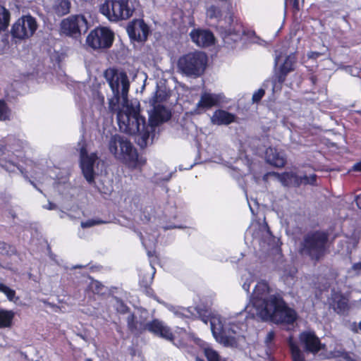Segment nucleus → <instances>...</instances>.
Returning <instances> with one entry per match:
<instances>
[{
	"label": "nucleus",
	"instance_id": "f257e3e1",
	"mask_svg": "<svg viewBox=\"0 0 361 361\" xmlns=\"http://www.w3.org/2000/svg\"><path fill=\"white\" fill-rule=\"evenodd\" d=\"M114 96L109 100V109L112 113L117 112V121L121 130L129 135H141L142 146H146L149 137L152 126H149L145 117L140 114V109L133 105H127L125 111L118 110L119 92H114Z\"/></svg>",
	"mask_w": 361,
	"mask_h": 361
},
{
	"label": "nucleus",
	"instance_id": "f03ea898",
	"mask_svg": "<svg viewBox=\"0 0 361 361\" xmlns=\"http://www.w3.org/2000/svg\"><path fill=\"white\" fill-rule=\"evenodd\" d=\"M127 326L133 334H140L147 331L179 348L187 345L188 332L185 328L176 326L173 331L169 326L158 319H154L149 322H138L135 313L132 312L127 317Z\"/></svg>",
	"mask_w": 361,
	"mask_h": 361
},
{
	"label": "nucleus",
	"instance_id": "7ed1b4c3",
	"mask_svg": "<svg viewBox=\"0 0 361 361\" xmlns=\"http://www.w3.org/2000/svg\"><path fill=\"white\" fill-rule=\"evenodd\" d=\"M262 321L271 322L276 324L293 325L298 318L296 310L290 307L281 295H270V300L258 317Z\"/></svg>",
	"mask_w": 361,
	"mask_h": 361
},
{
	"label": "nucleus",
	"instance_id": "20e7f679",
	"mask_svg": "<svg viewBox=\"0 0 361 361\" xmlns=\"http://www.w3.org/2000/svg\"><path fill=\"white\" fill-rule=\"evenodd\" d=\"M329 238L328 232L323 230H314L306 233L300 242L299 254L314 262H319L327 253Z\"/></svg>",
	"mask_w": 361,
	"mask_h": 361
},
{
	"label": "nucleus",
	"instance_id": "39448f33",
	"mask_svg": "<svg viewBox=\"0 0 361 361\" xmlns=\"http://www.w3.org/2000/svg\"><path fill=\"white\" fill-rule=\"evenodd\" d=\"M109 149L115 157L130 168L138 165V153L132 143L118 135H112L109 142Z\"/></svg>",
	"mask_w": 361,
	"mask_h": 361
},
{
	"label": "nucleus",
	"instance_id": "423d86ee",
	"mask_svg": "<svg viewBox=\"0 0 361 361\" xmlns=\"http://www.w3.org/2000/svg\"><path fill=\"white\" fill-rule=\"evenodd\" d=\"M207 61L208 58L204 52H189L179 58L178 68L187 76L198 78L204 73Z\"/></svg>",
	"mask_w": 361,
	"mask_h": 361
},
{
	"label": "nucleus",
	"instance_id": "0eeeda50",
	"mask_svg": "<svg viewBox=\"0 0 361 361\" xmlns=\"http://www.w3.org/2000/svg\"><path fill=\"white\" fill-rule=\"evenodd\" d=\"M99 11L109 20L115 22L128 19L133 13V9L129 6V0H106Z\"/></svg>",
	"mask_w": 361,
	"mask_h": 361
},
{
	"label": "nucleus",
	"instance_id": "6e6552de",
	"mask_svg": "<svg viewBox=\"0 0 361 361\" xmlns=\"http://www.w3.org/2000/svg\"><path fill=\"white\" fill-rule=\"evenodd\" d=\"M269 290V285L265 281H258L255 285L250 298L251 306L246 307L247 313L252 318L258 317L262 310L267 307V304L270 300L271 295L267 296Z\"/></svg>",
	"mask_w": 361,
	"mask_h": 361
},
{
	"label": "nucleus",
	"instance_id": "1a4fd4ad",
	"mask_svg": "<svg viewBox=\"0 0 361 361\" xmlns=\"http://www.w3.org/2000/svg\"><path fill=\"white\" fill-rule=\"evenodd\" d=\"M114 32L107 27L98 26L92 30L86 38V44L93 50H106L111 47Z\"/></svg>",
	"mask_w": 361,
	"mask_h": 361
},
{
	"label": "nucleus",
	"instance_id": "9d476101",
	"mask_svg": "<svg viewBox=\"0 0 361 361\" xmlns=\"http://www.w3.org/2000/svg\"><path fill=\"white\" fill-rule=\"evenodd\" d=\"M88 30V22L83 15H71L63 18L59 26L61 35L78 38Z\"/></svg>",
	"mask_w": 361,
	"mask_h": 361
},
{
	"label": "nucleus",
	"instance_id": "9b49d317",
	"mask_svg": "<svg viewBox=\"0 0 361 361\" xmlns=\"http://www.w3.org/2000/svg\"><path fill=\"white\" fill-rule=\"evenodd\" d=\"M22 142L17 139H10L5 145H0V166L8 170V166H17L19 158L23 157Z\"/></svg>",
	"mask_w": 361,
	"mask_h": 361
},
{
	"label": "nucleus",
	"instance_id": "f8f14e48",
	"mask_svg": "<svg viewBox=\"0 0 361 361\" xmlns=\"http://www.w3.org/2000/svg\"><path fill=\"white\" fill-rule=\"evenodd\" d=\"M38 28V23L30 14L20 17L12 25L11 34L13 38L25 40L32 37Z\"/></svg>",
	"mask_w": 361,
	"mask_h": 361
},
{
	"label": "nucleus",
	"instance_id": "ddd939ff",
	"mask_svg": "<svg viewBox=\"0 0 361 361\" xmlns=\"http://www.w3.org/2000/svg\"><path fill=\"white\" fill-rule=\"evenodd\" d=\"M80 154V167L85 180L90 183H94L95 179L94 164L99 159L97 152L88 154L87 145L85 140L78 142Z\"/></svg>",
	"mask_w": 361,
	"mask_h": 361
},
{
	"label": "nucleus",
	"instance_id": "4468645a",
	"mask_svg": "<svg viewBox=\"0 0 361 361\" xmlns=\"http://www.w3.org/2000/svg\"><path fill=\"white\" fill-rule=\"evenodd\" d=\"M299 340L304 345L305 351L313 354L319 353L326 347V345L321 343L319 337L312 331H302L299 335Z\"/></svg>",
	"mask_w": 361,
	"mask_h": 361
},
{
	"label": "nucleus",
	"instance_id": "2eb2a0df",
	"mask_svg": "<svg viewBox=\"0 0 361 361\" xmlns=\"http://www.w3.org/2000/svg\"><path fill=\"white\" fill-rule=\"evenodd\" d=\"M149 32V27L142 19L135 20L127 27L129 37L137 42H145L147 39Z\"/></svg>",
	"mask_w": 361,
	"mask_h": 361
},
{
	"label": "nucleus",
	"instance_id": "dca6fc26",
	"mask_svg": "<svg viewBox=\"0 0 361 361\" xmlns=\"http://www.w3.org/2000/svg\"><path fill=\"white\" fill-rule=\"evenodd\" d=\"M231 25L221 32L223 41L225 44L232 46L233 44L240 41L244 34L243 25L240 23H233V14L229 16Z\"/></svg>",
	"mask_w": 361,
	"mask_h": 361
},
{
	"label": "nucleus",
	"instance_id": "f3484780",
	"mask_svg": "<svg viewBox=\"0 0 361 361\" xmlns=\"http://www.w3.org/2000/svg\"><path fill=\"white\" fill-rule=\"evenodd\" d=\"M211 330L217 341L226 347H235L238 345L237 339L235 336H228L221 322H219L218 326L216 325V320L210 321Z\"/></svg>",
	"mask_w": 361,
	"mask_h": 361
},
{
	"label": "nucleus",
	"instance_id": "a211bd4d",
	"mask_svg": "<svg viewBox=\"0 0 361 361\" xmlns=\"http://www.w3.org/2000/svg\"><path fill=\"white\" fill-rule=\"evenodd\" d=\"M192 41L200 47H208L215 42V37L209 30L194 29L190 33Z\"/></svg>",
	"mask_w": 361,
	"mask_h": 361
},
{
	"label": "nucleus",
	"instance_id": "6ab92c4d",
	"mask_svg": "<svg viewBox=\"0 0 361 361\" xmlns=\"http://www.w3.org/2000/svg\"><path fill=\"white\" fill-rule=\"evenodd\" d=\"M220 99L216 94L204 92L196 104L195 112L197 114L219 104Z\"/></svg>",
	"mask_w": 361,
	"mask_h": 361
},
{
	"label": "nucleus",
	"instance_id": "aec40b11",
	"mask_svg": "<svg viewBox=\"0 0 361 361\" xmlns=\"http://www.w3.org/2000/svg\"><path fill=\"white\" fill-rule=\"evenodd\" d=\"M171 117V111L161 104L154 105V110L149 116V121L152 126H158L168 121Z\"/></svg>",
	"mask_w": 361,
	"mask_h": 361
},
{
	"label": "nucleus",
	"instance_id": "412c9836",
	"mask_svg": "<svg viewBox=\"0 0 361 361\" xmlns=\"http://www.w3.org/2000/svg\"><path fill=\"white\" fill-rule=\"evenodd\" d=\"M236 116L224 109H216L211 117L213 124L228 126L235 121Z\"/></svg>",
	"mask_w": 361,
	"mask_h": 361
},
{
	"label": "nucleus",
	"instance_id": "4be33fe9",
	"mask_svg": "<svg viewBox=\"0 0 361 361\" xmlns=\"http://www.w3.org/2000/svg\"><path fill=\"white\" fill-rule=\"evenodd\" d=\"M71 4L69 0H56L53 5L54 13L59 16H63L70 13Z\"/></svg>",
	"mask_w": 361,
	"mask_h": 361
},
{
	"label": "nucleus",
	"instance_id": "5701e85b",
	"mask_svg": "<svg viewBox=\"0 0 361 361\" xmlns=\"http://www.w3.org/2000/svg\"><path fill=\"white\" fill-rule=\"evenodd\" d=\"M267 161L270 164L281 168L283 167L286 163V159L281 156L278 152H273V149L270 148L269 150L266 152Z\"/></svg>",
	"mask_w": 361,
	"mask_h": 361
},
{
	"label": "nucleus",
	"instance_id": "b1692460",
	"mask_svg": "<svg viewBox=\"0 0 361 361\" xmlns=\"http://www.w3.org/2000/svg\"><path fill=\"white\" fill-rule=\"evenodd\" d=\"M288 345L290 348L292 361H305L303 353L301 352L298 344L293 341L292 336L288 338Z\"/></svg>",
	"mask_w": 361,
	"mask_h": 361
},
{
	"label": "nucleus",
	"instance_id": "393cba45",
	"mask_svg": "<svg viewBox=\"0 0 361 361\" xmlns=\"http://www.w3.org/2000/svg\"><path fill=\"white\" fill-rule=\"evenodd\" d=\"M14 318L12 310H0V328L11 327Z\"/></svg>",
	"mask_w": 361,
	"mask_h": 361
},
{
	"label": "nucleus",
	"instance_id": "a878e982",
	"mask_svg": "<svg viewBox=\"0 0 361 361\" xmlns=\"http://www.w3.org/2000/svg\"><path fill=\"white\" fill-rule=\"evenodd\" d=\"M330 354L331 355L326 357V358L341 357L345 361H361V357H357L353 353H350L344 350L331 352Z\"/></svg>",
	"mask_w": 361,
	"mask_h": 361
},
{
	"label": "nucleus",
	"instance_id": "bb28decb",
	"mask_svg": "<svg viewBox=\"0 0 361 361\" xmlns=\"http://www.w3.org/2000/svg\"><path fill=\"white\" fill-rule=\"evenodd\" d=\"M281 180L284 185L293 182L295 186L299 187L303 184L302 176H299L294 173H284Z\"/></svg>",
	"mask_w": 361,
	"mask_h": 361
},
{
	"label": "nucleus",
	"instance_id": "cd10ccee",
	"mask_svg": "<svg viewBox=\"0 0 361 361\" xmlns=\"http://www.w3.org/2000/svg\"><path fill=\"white\" fill-rule=\"evenodd\" d=\"M10 11L3 6H0V31H5L10 23Z\"/></svg>",
	"mask_w": 361,
	"mask_h": 361
},
{
	"label": "nucleus",
	"instance_id": "c85d7f7f",
	"mask_svg": "<svg viewBox=\"0 0 361 361\" xmlns=\"http://www.w3.org/2000/svg\"><path fill=\"white\" fill-rule=\"evenodd\" d=\"M336 310L338 314L343 313L348 308V300L343 294L336 296L334 298Z\"/></svg>",
	"mask_w": 361,
	"mask_h": 361
},
{
	"label": "nucleus",
	"instance_id": "c756f323",
	"mask_svg": "<svg viewBox=\"0 0 361 361\" xmlns=\"http://www.w3.org/2000/svg\"><path fill=\"white\" fill-rule=\"evenodd\" d=\"M296 62V58L293 54L288 55L281 65L279 69L290 73L294 71V65Z\"/></svg>",
	"mask_w": 361,
	"mask_h": 361
},
{
	"label": "nucleus",
	"instance_id": "7c9ffc66",
	"mask_svg": "<svg viewBox=\"0 0 361 361\" xmlns=\"http://www.w3.org/2000/svg\"><path fill=\"white\" fill-rule=\"evenodd\" d=\"M16 247L4 241L0 240V255L11 256L16 254Z\"/></svg>",
	"mask_w": 361,
	"mask_h": 361
},
{
	"label": "nucleus",
	"instance_id": "2f4dec72",
	"mask_svg": "<svg viewBox=\"0 0 361 361\" xmlns=\"http://www.w3.org/2000/svg\"><path fill=\"white\" fill-rule=\"evenodd\" d=\"M89 287L94 294L103 295L104 293V286L97 280L92 279Z\"/></svg>",
	"mask_w": 361,
	"mask_h": 361
},
{
	"label": "nucleus",
	"instance_id": "473e14b6",
	"mask_svg": "<svg viewBox=\"0 0 361 361\" xmlns=\"http://www.w3.org/2000/svg\"><path fill=\"white\" fill-rule=\"evenodd\" d=\"M204 355L206 357L207 361H222L219 354L217 351L214 350L211 348H205L204 349Z\"/></svg>",
	"mask_w": 361,
	"mask_h": 361
},
{
	"label": "nucleus",
	"instance_id": "72a5a7b5",
	"mask_svg": "<svg viewBox=\"0 0 361 361\" xmlns=\"http://www.w3.org/2000/svg\"><path fill=\"white\" fill-rule=\"evenodd\" d=\"M152 279H150L149 281L142 279L140 281L139 285L142 291L149 296H152L154 294V290L151 287Z\"/></svg>",
	"mask_w": 361,
	"mask_h": 361
},
{
	"label": "nucleus",
	"instance_id": "f704fd0d",
	"mask_svg": "<svg viewBox=\"0 0 361 361\" xmlns=\"http://www.w3.org/2000/svg\"><path fill=\"white\" fill-rule=\"evenodd\" d=\"M195 310V313L197 314V315L195 316V319H200L204 324H207L209 319V315L207 310L200 306H196Z\"/></svg>",
	"mask_w": 361,
	"mask_h": 361
},
{
	"label": "nucleus",
	"instance_id": "c9c22d12",
	"mask_svg": "<svg viewBox=\"0 0 361 361\" xmlns=\"http://www.w3.org/2000/svg\"><path fill=\"white\" fill-rule=\"evenodd\" d=\"M10 109L3 99H0V121H6L9 119Z\"/></svg>",
	"mask_w": 361,
	"mask_h": 361
},
{
	"label": "nucleus",
	"instance_id": "e433bc0d",
	"mask_svg": "<svg viewBox=\"0 0 361 361\" xmlns=\"http://www.w3.org/2000/svg\"><path fill=\"white\" fill-rule=\"evenodd\" d=\"M0 292L5 294L7 298L11 301H12L16 296V291L2 283H0Z\"/></svg>",
	"mask_w": 361,
	"mask_h": 361
},
{
	"label": "nucleus",
	"instance_id": "4c0bfd02",
	"mask_svg": "<svg viewBox=\"0 0 361 361\" xmlns=\"http://www.w3.org/2000/svg\"><path fill=\"white\" fill-rule=\"evenodd\" d=\"M207 13L209 18H217L221 16V10L214 5H212L207 8Z\"/></svg>",
	"mask_w": 361,
	"mask_h": 361
},
{
	"label": "nucleus",
	"instance_id": "58836bf2",
	"mask_svg": "<svg viewBox=\"0 0 361 361\" xmlns=\"http://www.w3.org/2000/svg\"><path fill=\"white\" fill-rule=\"evenodd\" d=\"M106 223V221L101 220L99 219H88L85 221L81 222V227L83 228H90L92 226L99 225Z\"/></svg>",
	"mask_w": 361,
	"mask_h": 361
},
{
	"label": "nucleus",
	"instance_id": "ea45409f",
	"mask_svg": "<svg viewBox=\"0 0 361 361\" xmlns=\"http://www.w3.org/2000/svg\"><path fill=\"white\" fill-rule=\"evenodd\" d=\"M166 99V94L164 91L158 90L155 92L154 96L152 99L153 105H156L160 102H162Z\"/></svg>",
	"mask_w": 361,
	"mask_h": 361
},
{
	"label": "nucleus",
	"instance_id": "a19ab883",
	"mask_svg": "<svg viewBox=\"0 0 361 361\" xmlns=\"http://www.w3.org/2000/svg\"><path fill=\"white\" fill-rule=\"evenodd\" d=\"M303 185H317V176L314 173L310 175V176L305 175L302 176Z\"/></svg>",
	"mask_w": 361,
	"mask_h": 361
},
{
	"label": "nucleus",
	"instance_id": "79ce46f5",
	"mask_svg": "<svg viewBox=\"0 0 361 361\" xmlns=\"http://www.w3.org/2000/svg\"><path fill=\"white\" fill-rule=\"evenodd\" d=\"M121 85H122L121 94H122V96L124 97L127 96L128 92L129 90V86H130L127 76L125 73H123L122 75Z\"/></svg>",
	"mask_w": 361,
	"mask_h": 361
},
{
	"label": "nucleus",
	"instance_id": "37998d69",
	"mask_svg": "<svg viewBox=\"0 0 361 361\" xmlns=\"http://www.w3.org/2000/svg\"><path fill=\"white\" fill-rule=\"evenodd\" d=\"M104 77L107 81L115 79L118 76V71L115 68H108L104 72Z\"/></svg>",
	"mask_w": 361,
	"mask_h": 361
},
{
	"label": "nucleus",
	"instance_id": "c03bdc74",
	"mask_svg": "<svg viewBox=\"0 0 361 361\" xmlns=\"http://www.w3.org/2000/svg\"><path fill=\"white\" fill-rule=\"evenodd\" d=\"M104 77L107 81L115 79L118 76V71L115 68H108L104 72Z\"/></svg>",
	"mask_w": 361,
	"mask_h": 361
},
{
	"label": "nucleus",
	"instance_id": "a18cd8bd",
	"mask_svg": "<svg viewBox=\"0 0 361 361\" xmlns=\"http://www.w3.org/2000/svg\"><path fill=\"white\" fill-rule=\"evenodd\" d=\"M195 310V307H183L182 311L187 315L185 317V319H195V316L197 315Z\"/></svg>",
	"mask_w": 361,
	"mask_h": 361
},
{
	"label": "nucleus",
	"instance_id": "49530a36",
	"mask_svg": "<svg viewBox=\"0 0 361 361\" xmlns=\"http://www.w3.org/2000/svg\"><path fill=\"white\" fill-rule=\"evenodd\" d=\"M265 94V90L262 88H259L257 91H256L253 95H252V102L253 103H258L259 102L262 97L264 96Z\"/></svg>",
	"mask_w": 361,
	"mask_h": 361
},
{
	"label": "nucleus",
	"instance_id": "de8ad7c7",
	"mask_svg": "<svg viewBox=\"0 0 361 361\" xmlns=\"http://www.w3.org/2000/svg\"><path fill=\"white\" fill-rule=\"evenodd\" d=\"M119 80H120V78H119V77H118L115 79H113L112 81L111 80L108 81L109 86L111 87L113 92H117V93L119 92Z\"/></svg>",
	"mask_w": 361,
	"mask_h": 361
},
{
	"label": "nucleus",
	"instance_id": "09e8293b",
	"mask_svg": "<svg viewBox=\"0 0 361 361\" xmlns=\"http://www.w3.org/2000/svg\"><path fill=\"white\" fill-rule=\"evenodd\" d=\"M182 310H183V307H173L171 312L176 317L183 319L186 315Z\"/></svg>",
	"mask_w": 361,
	"mask_h": 361
},
{
	"label": "nucleus",
	"instance_id": "8fccbe9b",
	"mask_svg": "<svg viewBox=\"0 0 361 361\" xmlns=\"http://www.w3.org/2000/svg\"><path fill=\"white\" fill-rule=\"evenodd\" d=\"M289 73L279 69V73L276 75V80L279 83L282 84L285 82L287 75Z\"/></svg>",
	"mask_w": 361,
	"mask_h": 361
},
{
	"label": "nucleus",
	"instance_id": "3c124183",
	"mask_svg": "<svg viewBox=\"0 0 361 361\" xmlns=\"http://www.w3.org/2000/svg\"><path fill=\"white\" fill-rule=\"evenodd\" d=\"M355 171V172H361V160L355 163L351 169L349 170V172Z\"/></svg>",
	"mask_w": 361,
	"mask_h": 361
},
{
	"label": "nucleus",
	"instance_id": "603ef678",
	"mask_svg": "<svg viewBox=\"0 0 361 361\" xmlns=\"http://www.w3.org/2000/svg\"><path fill=\"white\" fill-rule=\"evenodd\" d=\"M274 338H275L274 331H270L266 336V338H265L266 343H267V344L270 343L271 342H272L274 341Z\"/></svg>",
	"mask_w": 361,
	"mask_h": 361
},
{
	"label": "nucleus",
	"instance_id": "864d4df0",
	"mask_svg": "<svg viewBox=\"0 0 361 361\" xmlns=\"http://www.w3.org/2000/svg\"><path fill=\"white\" fill-rule=\"evenodd\" d=\"M121 310L119 311L121 314H126L130 311V308L124 304L123 302H121Z\"/></svg>",
	"mask_w": 361,
	"mask_h": 361
},
{
	"label": "nucleus",
	"instance_id": "5fc2aeb1",
	"mask_svg": "<svg viewBox=\"0 0 361 361\" xmlns=\"http://www.w3.org/2000/svg\"><path fill=\"white\" fill-rule=\"evenodd\" d=\"M293 8L295 11H299L300 6H299V0H293Z\"/></svg>",
	"mask_w": 361,
	"mask_h": 361
},
{
	"label": "nucleus",
	"instance_id": "6e6d98bb",
	"mask_svg": "<svg viewBox=\"0 0 361 361\" xmlns=\"http://www.w3.org/2000/svg\"><path fill=\"white\" fill-rule=\"evenodd\" d=\"M355 202L357 207L361 209V193L356 196Z\"/></svg>",
	"mask_w": 361,
	"mask_h": 361
},
{
	"label": "nucleus",
	"instance_id": "4d7b16f0",
	"mask_svg": "<svg viewBox=\"0 0 361 361\" xmlns=\"http://www.w3.org/2000/svg\"><path fill=\"white\" fill-rule=\"evenodd\" d=\"M353 268L354 270H361V262L354 264Z\"/></svg>",
	"mask_w": 361,
	"mask_h": 361
},
{
	"label": "nucleus",
	"instance_id": "13d9d810",
	"mask_svg": "<svg viewBox=\"0 0 361 361\" xmlns=\"http://www.w3.org/2000/svg\"><path fill=\"white\" fill-rule=\"evenodd\" d=\"M56 208V205L53 203H49V209H54Z\"/></svg>",
	"mask_w": 361,
	"mask_h": 361
},
{
	"label": "nucleus",
	"instance_id": "bf43d9fd",
	"mask_svg": "<svg viewBox=\"0 0 361 361\" xmlns=\"http://www.w3.org/2000/svg\"><path fill=\"white\" fill-rule=\"evenodd\" d=\"M358 328L361 331V321L358 323Z\"/></svg>",
	"mask_w": 361,
	"mask_h": 361
},
{
	"label": "nucleus",
	"instance_id": "052dcab7",
	"mask_svg": "<svg viewBox=\"0 0 361 361\" xmlns=\"http://www.w3.org/2000/svg\"><path fill=\"white\" fill-rule=\"evenodd\" d=\"M82 267H83V266H81V265H78L75 267V268H79V269H81Z\"/></svg>",
	"mask_w": 361,
	"mask_h": 361
},
{
	"label": "nucleus",
	"instance_id": "680f3d73",
	"mask_svg": "<svg viewBox=\"0 0 361 361\" xmlns=\"http://www.w3.org/2000/svg\"><path fill=\"white\" fill-rule=\"evenodd\" d=\"M120 329H121V327H118V329H116V331H117L118 332H121Z\"/></svg>",
	"mask_w": 361,
	"mask_h": 361
},
{
	"label": "nucleus",
	"instance_id": "e2e57ef3",
	"mask_svg": "<svg viewBox=\"0 0 361 361\" xmlns=\"http://www.w3.org/2000/svg\"><path fill=\"white\" fill-rule=\"evenodd\" d=\"M120 329H121V327H118V329H116V331H117L118 332H121Z\"/></svg>",
	"mask_w": 361,
	"mask_h": 361
},
{
	"label": "nucleus",
	"instance_id": "0e129e2a",
	"mask_svg": "<svg viewBox=\"0 0 361 361\" xmlns=\"http://www.w3.org/2000/svg\"><path fill=\"white\" fill-rule=\"evenodd\" d=\"M29 181L30 182V183H31L32 185H33L34 186H35V184L32 180H30Z\"/></svg>",
	"mask_w": 361,
	"mask_h": 361
},
{
	"label": "nucleus",
	"instance_id": "69168bd1",
	"mask_svg": "<svg viewBox=\"0 0 361 361\" xmlns=\"http://www.w3.org/2000/svg\"><path fill=\"white\" fill-rule=\"evenodd\" d=\"M197 361H204V360H201V359H200V358H198V357H197Z\"/></svg>",
	"mask_w": 361,
	"mask_h": 361
},
{
	"label": "nucleus",
	"instance_id": "338daca9",
	"mask_svg": "<svg viewBox=\"0 0 361 361\" xmlns=\"http://www.w3.org/2000/svg\"><path fill=\"white\" fill-rule=\"evenodd\" d=\"M86 361H92V359H90V358H87V359L86 360Z\"/></svg>",
	"mask_w": 361,
	"mask_h": 361
},
{
	"label": "nucleus",
	"instance_id": "774afa93",
	"mask_svg": "<svg viewBox=\"0 0 361 361\" xmlns=\"http://www.w3.org/2000/svg\"><path fill=\"white\" fill-rule=\"evenodd\" d=\"M222 361H226V360L225 359H223V360H222Z\"/></svg>",
	"mask_w": 361,
	"mask_h": 361
}]
</instances>
